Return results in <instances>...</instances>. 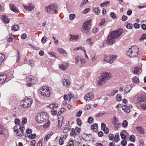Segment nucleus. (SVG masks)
I'll return each instance as SVG.
<instances>
[{
  "label": "nucleus",
  "mask_w": 146,
  "mask_h": 146,
  "mask_svg": "<svg viewBox=\"0 0 146 146\" xmlns=\"http://www.w3.org/2000/svg\"><path fill=\"white\" fill-rule=\"evenodd\" d=\"M122 33V30L121 29L111 31L108 36L107 40V43L110 45L113 44L116 38L121 36Z\"/></svg>",
  "instance_id": "f257e3e1"
},
{
  "label": "nucleus",
  "mask_w": 146,
  "mask_h": 146,
  "mask_svg": "<svg viewBox=\"0 0 146 146\" xmlns=\"http://www.w3.org/2000/svg\"><path fill=\"white\" fill-rule=\"evenodd\" d=\"M111 74L110 73H104L102 74L99 76L97 80L98 84L100 86H102L104 85L105 82L109 79Z\"/></svg>",
  "instance_id": "f03ea898"
},
{
  "label": "nucleus",
  "mask_w": 146,
  "mask_h": 146,
  "mask_svg": "<svg viewBox=\"0 0 146 146\" xmlns=\"http://www.w3.org/2000/svg\"><path fill=\"white\" fill-rule=\"evenodd\" d=\"M139 48L137 47L134 46L129 48L127 53V55L130 57H133L137 56L139 52Z\"/></svg>",
  "instance_id": "7ed1b4c3"
},
{
  "label": "nucleus",
  "mask_w": 146,
  "mask_h": 146,
  "mask_svg": "<svg viewBox=\"0 0 146 146\" xmlns=\"http://www.w3.org/2000/svg\"><path fill=\"white\" fill-rule=\"evenodd\" d=\"M48 119L47 113H38L36 117V120L38 123H42L46 121Z\"/></svg>",
  "instance_id": "20e7f679"
},
{
  "label": "nucleus",
  "mask_w": 146,
  "mask_h": 146,
  "mask_svg": "<svg viewBox=\"0 0 146 146\" xmlns=\"http://www.w3.org/2000/svg\"><path fill=\"white\" fill-rule=\"evenodd\" d=\"M57 5L56 4H51L46 7L45 9L48 13L53 15L54 13L56 11V9H58Z\"/></svg>",
  "instance_id": "39448f33"
},
{
  "label": "nucleus",
  "mask_w": 146,
  "mask_h": 146,
  "mask_svg": "<svg viewBox=\"0 0 146 146\" xmlns=\"http://www.w3.org/2000/svg\"><path fill=\"white\" fill-rule=\"evenodd\" d=\"M32 101V99L28 98L25 100L21 101L20 103V106L23 108H29L31 106Z\"/></svg>",
  "instance_id": "423d86ee"
},
{
  "label": "nucleus",
  "mask_w": 146,
  "mask_h": 146,
  "mask_svg": "<svg viewBox=\"0 0 146 146\" xmlns=\"http://www.w3.org/2000/svg\"><path fill=\"white\" fill-rule=\"evenodd\" d=\"M41 93L43 96L49 97L50 94V92L48 87L44 86L42 88Z\"/></svg>",
  "instance_id": "0eeeda50"
},
{
  "label": "nucleus",
  "mask_w": 146,
  "mask_h": 146,
  "mask_svg": "<svg viewBox=\"0 0 146 146\" xmlns=\"http://www.w3.org/2000/svg\"><path fill=\"white\" fill-rule=\"evenodd\" d=\"M92 22V20H90L84 23L83 27L85 31L84 32L87 33L89 31V30L90 29L91 26V23Z\"/></svg>",
  "instance_id": "6e6552de"
},
{
  "label": "nucleus",
  "mask_w": 146,
  "mask_h": 146,
  "mask_svg": "<svg viewBox=\"0 0 146 146\" xmlns=\"http://www.w3.org/2000/svg\"><path fill=\"white\" fill-rule=\"evenodd\" d=\"M94 98V94L92 92H89L86 94L84 97V99L86 101L93 99Z\"/></svg>",
  "instance_id": "1a4fd4ad"
},
{
  "label": "nucleus",
  "mask_w": 146,
  "mask_h": 146,
  "mask_svg": "<svg viewBox=\"0 0 146 146\" xmlns=\"http://www.w3.org/2000/svg\"><path fill=\"white\" fill-rule=\"evenodd\" d=\"M23 6L26 10H27L29 11H31L34 9L35 6L32 4L29 3L26 5H23Z\"/></svg>",
  "instance_id": "9d476101"
},
{
  "label": "nucleus",
  "mask_w": 146,
  "mask_h": 146,
  "mask_svg": "<svg viewBox=\"0 0 146 146\" xmlns=\"http://www.w3.org/2000/svg\"><path fill=\"white\" fill-rule=\"evenodd\" d=\"M10 9L13 11L18 13L19 11L13 4H10L9 5Z\"/></svg>",
  "instance_id": "9b49d317"
},
{
  "label": "nucleus",
  "mask_w": 146,
  "mask_h": 146,
  "mask_svg": "<svg viewBox=\"0 0 146 146\" xmlns=\"http://www.w3.org/2000/svg\"><path fill=\"white\" fill-rule=\"evenodd\" d=\"M7 76L6 74H3L0 75V84L3 83L7 79Z\"/></svg>",
  "instance_id": "f8f14e48"
},
{
  "label": "nucleus",
  "mask_w": 146,
  "mask_h": 146,
  "mask_svg": "<svg viewBox=\"0 0 146 146\" xmlns=\"http://www.w3.org/2000/svg\"><path fill=\"white\" fill-rule=\"evenodd\" d=\"M122 108L123 110L127 113L130 112V108L128 107L126 105H123L122 106Z\"/></svg>",
  "instance_id": "ddd939ff"
},
{
  "label": "nucleus",
  "mask_w": 146,
  "mask_h": 146,
  "mask_svg": "<svg viewBox=\"0 0 146 146\" xmlns=\"http://www.w3.org/2000/svg\"><path fill=\"white\" fill-rule=\"evenodd\" d=\"M132 87L130 85H127L124 89V94H125L129 92L131 90Z\"/></svg>",
  "instance_id": "4468645a"
},
{
  "label": "nucleus",
  "mask_w": 146,
  "mask_h": 146,
  "mask_svg": "<svg viewBox=\"0 0 146 146\" xmlns=\"http://www.w3.org/2000/svg\"><path fill=\"white\" fill-rule=\"evenodd\" d=\"M68 67V64L67 63H63L59 66L60 68L63 70H65Z\"/></svg>",
  "instance_id": "2eb2a0df"
},
{
  "label": "nucleus",
  "mask_w": 146,
  "mask_h": 146,
  "mask_svg": "<svg viewBox=\"0 0 146 146\" xmlns=\"http://www.w3.org/2000/svg\"><path fill=\"white\" fill-rule=\"evenodd\" d=\"M63 85L66 86H68L70 84L69 80L68 79H64L62 81Z\"/></svg>",
  "instance_id": "dca6fc26"
},
{
  "label": "nucleus",
  "mask_w": 146,
  "mask_h": 146,
  "mask_svg": "<svg viewBox=\"0 0 146 146\" xmlns=\"http://www.w3.org/2000/svg\"><path fill=\"white\" fill-rule=\"evenodd\" d=\"M3 21L5 23H8L9 22V19L6 15H3L2 18Z\"/></svg>",
  "instance_id": "f3484780"
},
{
  "label": "nucleus",
  "mask_w": 146,
  "mask_h": 146,
  "mask_svg": "<svg viewBox=\"0 0 146 146\" xmlns=\"http://www.w3.org/2000/svg\"><path fill=\"white\" fill-rule=\"evenodd\" d=\"M117 57V56H115L113 55H110V57H109V58H110V59H111L110 61L109 62L110 63H112L114 60H116Z\"/></svg>",
  "instance_id": "a211bd4d"
},
{
  "label": "nucleus",
  "mask_w": 146,
  "mask_h": 146,
  "mask_svg": "<svg viewBox=\"0 0 146 146\" xmlns=\"http://www.w3.org/2000/svg\"><path fill=\"white\" fill-rule=\"evenodd\" d=\"M138 100L140 102L141 104L143 103L146 102V97H141L139 98H138Z\"/></svg>",
  "instance_id": "6ab92c4d"
},
{
  "label": "nucleus",
  "mask_w": 146,
  "mask_h": 146,
  "mask_svg": "<svg viewBox=\"0 0 146 146\" xmlns=\"http://www.w3.org/2000/svg\"><path fill=\"white\" fill-rule=\"evenodd\" d=\"M70 36H71V37L69 39V40L70 41H72L73 40H75L77 39H78L79 37V36H75V35H70Z\"/></svg>",
  "instance_id": "aec40b11"
},
{
  "label": "nucleus",
  "mask_w": 146,
  "mask_h": 146,
  "mask_svg": "<svg viewBox=\"0 0 146 146\" xmlns=\"http://www.w3.org/2000/svg\"><path fill=\"white\" fill-rule=\"evenodd\" d=\"M5 58V55L4 54L0 53V65L3 61Z\"/></svg>",
  "instance_id": "412c9836"
},
{
  "label": "nucleus",
  "mask_w": 146,
  "mask_h": 146,
  "mask_svg": "<svg viewBox=\"0 0 146 146\" xmlns=\"http://www.w3.org/2000/svg\"><path fill=\"white\" fill-rule=\"evenodd\" d=\"M136 129L138 130L141 133H144V129L142 127H136Z\"/></svg>",
  "instance_id": "4be33fe9"
},
{
  "label": "nucleus",
  "mask_w": 146,
  "mask_h": 146,
  "mask_svg": "<svg viewBox=\"0 0 146 146\" xmlns=\"http://www.w3.org/2000/svg\"><path fill=\"white\" fill-rule=\"evenodd\" d=\"M140 69L139 68L137 67H135L133 70V73L135 74H137L139 72V70Z\"/></svg>",
  "instance_id": "5701e85b"
},
{
  "label": "nucleus",
  "mask_w": 146,
  "mask_h": 146,
  "mask_svg": "<svg viewBox=\"0 0 146 146\" xmlns=\"http://www.w3.org/2000/svg\"><path fill=\"white\" fill-rule=\"evenodd\" d=\"M61 119L60 121V120H59V121H58V127L59 128H60L62 126V123L63 121V116H61Z\"/></svg>",
  "instance_id": "b1692460"
},
{
  "label": "nucleus",
  "mask_w": 146,
  "mask_h": 146,
  "mask_svg": "<svg viewBox=\"0 0 146 146\" xmlns=\"http://www.w3.org/2000/svg\"><path fill=\"white\" fill-rule=\"evenodd\" d=\"M88 3V0H84L82 1V2L81 3V4L80 5V6L81 7H82L84 5Z\"/></svg>",
  "instance_id": "393cba45"
},
{
  "label": "nucleus",
  "mask_w": 146,
  "mask_h": 146,
  "mask_svg": "<svg viewBox=\"0 0 146 146\" xmlns=\"http://www.w3.org/2000/svg\"><path fill=\"white\" fill-rule=\"evenodd\" d=\"M19 29V27L18 25H15L13 26L12 28V30L15 31H18Z\"/></svg>",
  "instance_id": "a878e982"
},
{
  "label": "nucleus",
  "mask_w": 146,
  "mask_h": 146,
  "mask_svg": "<svg viewBox=\"0 0 146 146\" xmlns=\"http://www.w3.org/2000/svg\"><path fill=\"white\" fill-rule=\"evenodd\" d=\"M93 11L97 14H99L100 12V10L98 7L94 8L93 9Z\"/></svg>",
  "instance_id": "bb28decb"
},
{
  "label": "nucleus",
  "mask_w": 146,
  "mask_h": 146,
  "mask_svg": "<svg viewBox=\"0 0 146 146\" xmlns=\"http://www.w3.org/2000/svg\"><path fill=\"white\" fill-rule=\"evenodd\" d=\"M110 3V2L109 1H106L100 4V5L101 7H103L105 6H106L109 5Z\"/></svg>",
  "instance_id": "cd10ccee"
},
{
  "label": "nucleus",
  "mask_w": 146,
  "mask_h": 146,
  "mask_svg": "<svg viewBox=\"0 0 146 146\" xmlns=\"http://www.w3.org/2000/svg\"><path fill=\"white\" fill-rule=\"evenodd\" d=\"M109 57H110V55L108 56H106V57H105L104 59V61L106 62L110 63L109 62H110V61L111 59H110V58H109Z\"/></svg>",
  "instance_id": "c85d7f7f"
},
{
  "label": "nucleus",
  "mask_w": 146,
  "mask_h": 146,
  "mask_svg": "<svg viewBox=\"0 0 146 146\" xmlns=\"http://www.w3.org/2000/svg\"><path fill=\"white\" fill-rule=\"evenodd\" d=\"M132 80L134 81V82L136 83H138L139 82V80L138 77L137 76H135L132 78Z\"/></svg>",
  "instance_id": "c756f323"
},
{
  "label": "nucleus",
  "mask_w": 146,
  "mask_h": 146,
  "mask_svg": "<svg viewBox=\"0 0 146 146\" xmlns=\"http://www.w3.org/2000/svg\"><path fill=\"white\" fill-rule=\"evenodd\" d=\"M5 129L2 126L0 125V134L2 135L4 133V131Z\"/></svg>",
  "instance_id": "7c9ffc66"
},
{
  "label": "nucleus",
  "mask_w": 146,
  "mask_h": 146,
  "mask_svg": "<svg viewBox=\"0 0 146 146\" xmlns=\"http://www.w3.org/2000/svg\"><path fill=\"white\" fill-rule=\"evenodd\" d=\"M58 51L59 52L62 54H66L67 53L62 48H59L58 49Z\"/></svg>",
  "instance_id": "2f4dec72"
},
{
  "label": "nucleus",
  "mask_w": 146,
  "mask_h": 146,
  "mask_svg": "<svg viewBox=\"0 0 146 146\" xmlns=\"http://www.w3.org/2000/svg\"><path fill=\"white\" fill-rule=\"evenodd\" d=\"M128 125V123L127 121L125 120H124L122 124V125L123 127H126Z\"/></svg>",
  "instance_id": "473e14b6"
},
{
  "label": "nucleus",
  "mask_w": 146,
  "mask_h": 146,
  "mask_svg": "<svg viewBox=\"0 0 146 146\" xmlns=\"http://www.w3.org/2000/svg\"><path fill=\"white\" fill-rule=\"evenodd\" d=\"M27 135L28 137H29V138L31 139H34L36 136V134H31L29 135Z\"/></svg>",
  "instance_id": "72a5a7b5"
},
{
  "label": "nucleus",
  "mask_w": 146,
  "mask_h": 146,
  "mask_svg": "<svg viewBox=\"0 0 146 146\" xmlns=\"http://www.w3.org/2000/svg\"><path fill=\"white\" fill-rule=\"evenodd\" d=\"M135 137L133 135H131L130 136V137L129 138V139L131 141L134 142L135 141Z\"/></svg>",
  "instance_id": "f704fd0d"
},
{
  "label": "nucleus",
  "mask_w": 146,
  "mask_h": 146,
  "mask_svg": "<svg viewBox=\"0 0 146 146\" xmlns=\"http://www.w3.org/2000/svg\"><path fill=\"white\" fill-rule=\"evenodd\" d=\"M110 16L113 19H117L116 14L114 12H111L110 14Z\"/></svg>",
  "instance_id": "c9c22d12"
},
{
  "label": "nucleus",
  "mask_w": 146,
  "mask_h": 146,
  "mask_svg": "<svg viewBox=\"0 0 146 146\" xmlns=\"http://www.w3.org/2000/svg\"><path fill=\"white\" fill-rule=\"evenodd\" d=\"M117 90H114L113 91H112L111 93L109 94V96H113L117 92Z\"/></svg>",
  "instance_id": "e433bc0d"
},
{
  "label": "nucleus",
  "mask_w": 146,
  "mask_h": 146,
  "mask_svg": "<svg viewBox=\"0 0 146 146\" xmlns=\"http://www.w3.org/2000/svg\"><path fill=\"white\" fill-rule=\"evenodd\" d=\"M98 127V124L96 123H94L91 126V128L93 129H96Z\"/></svg>",
  "instance_id": "4c0bfd02"
},
{
  "label": "nucleus",
  "mask_w": 146,
  "mask_h": 146,
  "mask_svg": "<svg viewBox=\"0 0 146 146\" xmlns=\"http://www.w3.org/2000/svg\"><path fill=\"white\" fill-rule=\"evenodd\" d=\"M69 19L71 20H73L75 17V14H70L69 16Z\"/></svg>",
  "instance_id": "58836bf2"
},
{
  "label": "nucleus",
  "mask_w": 146,
  "mask_h": 146,
  "mask_svg": "<svg viewBox=\"0 0 146 146\" xmlns=\"http://www.w3.org/2000/svg\"><path fill=\"white\" fill-rule=\"evenodd\" d=\"M126 28L128 29H131L133 27V25L131 23H129L126 25Z\"/></svg>",
  "instance_id": "ea45409f"
},
{
  "label": "nucleus",
  "mask_w": 146,
  "mask_h": 146,
  "mask_svg": "<svg viewBox=\"0 0 146 146\" xmlns=\"http://www.w3.org/2000/svg\"><path fill=\"white\" fill-rule=\"evenodd\" d=\"M82 113V110H80L78 112L76 113V116L77 117H79L81 115Z\"/></svg>",
  "instance_id": "a19ab883"
},
{
  "label": "nucleus",
  "mask_w": 146,
  "mask_h": 146,
  "mask_svg": "<svg viewBox=\"0 0 146 146\" xmlns=\"http://www.w3.org/2000/svg\"><path fill=\"white\" fill-rule=\"evenodd\" d=\"M15 123L17 125H19L21 123L19 119H16L15 120Z\"/></svg>",
  "instance_id": "79ce46f5"
},
{
  "label": "nucleus",
  "mask_w": 146,
  "mask_h": 146,
  "mask_svg": "<svg viewBox=\"0 0 146 146\" xmlns=\"http://www.w3.org/2000/svg\"><path fill=\"white\" fill-rule=\"evenodd\" d=\"M93 121V118L91 117H89L88 119V121L89 123H92Z\"/></svg>",
  "instance_id": "37998d69"
},
{
  "label": "nucleus",
  "mask_w": 146,
  "mask_h": 146,
  "mask_svg": "<svg viewBox=\"0 0 146 146\" xmlns=\"http://www.w3.org/2000/svg\"><path fill=\"white\" fill-rule=\"evenodd\" d=\"M19 129H20V131L21 132V133H21L22 134H23V133L24 132V130L25 129L24 126L23 125H22V126H20L19 128Z\"/></svg>",
  "instance_id": "c03bdc74"
},
{
  "label": "nucleus",
  "mask_w": 146,
  "mask_h": 146,
  "mask_svg": "<svg viewBox=\"0 0 146 146\" xmlns=\"http://www.w3.org/2000/svg\"><path fill=\"white\" fill-rule=\"evenodd\" d=\"M119 137L118 135H116L115 136L114 140L115 142H118L119 140Z\"/></svg>",
  "instance_id": "a18cd8bd"
},
{
  "label": "nucleus",
  "mask_w": 146,
  "mask_h": 146,
  "mask_svg": "<svg viewBox=\"0 0 146 146\" xmlns=\"http://www.w3.org/2000/svg\"><path fill=\"white\" fill-rule=\"evenodd\" d=\"M117 100L118 101H120L121 99V96L120 94H118L116 97Z\"/></svg>",
  "instance_id": "49530a36"
},
{
  "label": "nucleus",
  "mask_w": 146,
  "mask_h": 146,
  "mask_svg": "<svg viewBox=\"0 0 146 146\" xmlns=\"http://www.w3.org/2000/svg\"><path fill=\"white\" fill-rule=\"evenodd\" d=\"M105 20L104 19H102L101 21L100 22V26L103 25L105 23Z\"/></svg>",
  "instance_id": "de8ad7c7"
},
{
  "label": "nucleus",
  "mask_w": 146,
  "mask_h": 146,
  "mask_svg": "<svg viewBox=\"0 0 146 146\" xmlns=\"http://www.w3.org/2000/svg\"><path fill=\"white\" fill-rule=\"evenodd\" d=\"M48 40L46 37H43L42 38L41 42L42 43H45Z\"/></svg>",
  "instance_id": "09e8293b"
},
{
  "label": "nucleus",
  "mask_w": 146,
  "mask_h": 146,
  "mask_svg": "<svg viewBox=\"0 0 146 146\" xmlns=\"http://www.w3.org/2000/svg\"><path fill=\"white\" fill-rule=\"evenodd\" d=\"M64 141L63 140V138L62 137H60L59 141V144L62 145L63 144Z\"/></svg>",
  "instance_id": "8fccbe9b"
},
{
  "label": "nucleus",
  "mask_w": 146,
  "mask_h": 146,
  "mask_svg": "<svg viewBox=\"0 0 146 146\" xmlns=\"http://www.w3.org/2000/svg\"><path fill=\"white\" fill-rule=\"evenodd\" d=\"M63 132L65 133L67 132L68 131V126H67L65 125L63 127Z\"/></svg>",
  "instance_id": "3c124183"
},
{
  "label": "nucleus",
  "mask_w": 146,
  "mask_h": 146,
  "mask_svg": "<svg viewBox=\"0 0 146 146\" xmlns=\"http://www.w3.org/2000/svg\"><path fill=\"white\" fill-rule=\"evenodd\" d=\"M145 39H146V34H143L140 39V41H142Z\"/></svg>",
  "instance_id": "603ef678"
},
{
  "label": "nucleus",
  "mask_w": 146,
  "mask_h": 146,
  "mask_svg": "<svg viewBox=\"0 0 146 146\" xmlns=\"http://www.w3.org/2000/svg\"><path fill=\"white\" fill-rule=\"evenodd\" d=\"M127 18V17L125 15H123L121 17V20L122 21H125Z\"/></svg>",
  "instance_id": "864d4df0"
},
{
  "label": "nucleus",
  "mask_w": 146,
  "mask_h": 146,
  "mask_svg": "<svg viewBox=\"0 0 146 146\" xmlns=\"http://www.w3.org/2000/svg\"><path fill=\"white\" fill-rule=\"evenodd\" d=\"M90 10V9L89 8H87L85 9L83 12V14H86L88 13Z\"/></svg>",
  "instance_id": "5fc2aeb1"
},
{
  "label": "nucleus",
  "mask_w": 146,
  "mask_h": 146,
  "mask_svg": "<svg viewBox=\"0 0 146 146\" xmlns=\"http://www.w3.org/2000/svg\"><path fill=\"white\" fill-rule=\"evenodd\" d=\"M81 58H80V57L79 56H78L76 57L75 58L76 64H77L78 63V62H79V60H80V59Z\"/></svg>",
  "instance_id": "6e6d98bb"
},
{
  "label": "nucleus",
  "mask_w": 146,
  "mask_h": 146,
  "mask_svg": "<svg viewBox=\"0 0 146 146\" xmlns=\"http://www.w3.org/2000/svg\"><path fill=\"white\" fill-rule=\"evenodd\" d=\"M51 113L54 116L56 115L57 112L56 110H53V111H51Z\"/></svg>",
  "instance_id": "4d7b16f0"
},
{
  "label": "nucleus",
  "mask_w": 146,
  "mask_h": 146,
  "mask_svg": "<svg viewBox=\"0 0 146 146\" xmlns=\"http://www.w3.org/2000/svg\"><path fill=\"white\" fill-rule=\"evenodd\" d=\"M77 124L79 125H81L82 124L81 120L79 118H78L77 119Z\"/></svg>",
  "instance_id": "13d9d810"
},
{
  "label": "nucleus",
  "mask_w": 146,
  "mask_h": 146,
  "mask_svg": "<svg viewBox=\"0 0 146 146\" xmlns=\"http://www.w3.org/2000/svg\"><path fill=\"white\" fill-rule=\"evenodd\" d=\"M34 63L33 60H29V62H28V64L31 66H33Z\"/></svg>",
  "instance_id": "bf43d9fd"
},
{
  "label": "nucleus",
  "mask_w": 146,
  "mask_h": 146,
  "mask_svg": "<svg viewBox=\"0 0 146 146\" xmlns=\"http://www.w3.org/2000/svg\"><path fill=\"white\" fill-rule=\"evenodd\" d=\"M71 131L73 133L72 134H70L71 136L74 135H76L77 134L76 133L75 131V130L74 128H72L71 129Z\"/></svg>",
  "instance_id": "052dcab7"
},
{
  "label": "nucleus",
  "mask_w": 146,
  "mask_h": 146,
  "mask_svg": "<svg viewBox=\"0 0 146 146\" xmlns=\"http://www.w3.org/2000/svg\"><path fill=\"white\" fill-rule=\"evenodd\" d=\"M74 145V142L73 140L70 141L69 143V146H73Z\"/></svg>",
  "instance_id": "680f3d73"
},
{
  "label": "nucleus",
  "mask_w": 146,
  "mask_h": 146,
  "mask_svg": "<svg viewBox=\"0 0 146 146\" xmlns=\"http://www.w3.org/2000/svg\"><path fill=\"white\" fill-rule=\"evenodd\" d=\"M101 127L102 129L103 130L105 129L106 127V125L104 123H102L101 124Z\"/></svg>",
  "instance_id": "e2e57ef3"
},
{
  "label": "nucleus",
  "mask_w": 146,
  "mask_h": 146,
  "mask_svg": "<svg viewBox=\"0 0 146 146\" xmlns=\"http://www.w3.org/2000/svg\"><path fill=\"white\" fill-rule=\"evenodd\" d=\"M27 34L24 33L21 35V38L23 39H25L27 38Z\"/></svg>",
  "instance_id": "0e129e2a"
},
{
  "label": "nucleus",
  "mask_w": 146,
  "mask_h": 146,
  "mask_svg": "<svg viewBox=\"0 0 146 146\" xmlns=\"http://www.w3.org/2000/svg\"><path fill=\"white\" fill-rule=\"evenodd\" d=\"M32 132V130L31 129H29V128L27 129L26 130V132L27 134L31 133Z\"/></svg>",
  "instance_id": "69168bd1"
},
{
  "label": "nucleus",
  "mask_w": 146,
  "mask_h": 146,
  "mask_svg": "<svg viewBox=\"0 0 146 146\" xmlns=\"http://www.w3.org/2000/svg\"><path fill=\"white\" fill-rule=\"evenodd\" d=\"M134 26L135 29H139V28L140 25L139 24L135 23L134 24Z\"/></svg>",
  "instance_id": "338daca9"
},
{
  "label": "nucleus",
  "mask_w": 146,
  "mask_h": 146,
  "mask_svg": "<svg viewBox=\"0 0 146 146\" xmlns=\"http://www.w3.org/2000/svg\"><path fill=\"white\" fill-rule=\"evenodd\" d=\"M142 29L144 31L146 30V25L143 24L141 26Z\"/></svg>",
  "instance_id": "774afa93"
}]
</instances>
